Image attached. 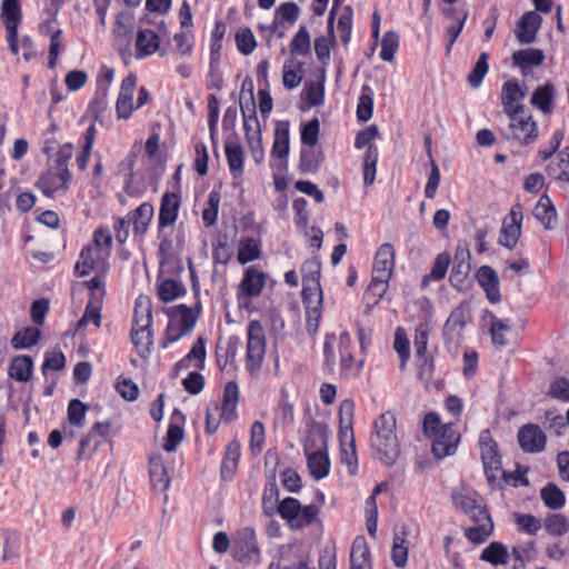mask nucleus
I'll list each match as a JSON object with an SVG mask.
<instances>
[{"label": "nucleus", "mask_w": 569, "mask_h": 569, "mask_svg": "<svg viewBox=\"0 0 569 569\" xmlns=\"http://www.w3.org/2000/svg\"><path fill=\"white\" fill-rule=\"evenodd\" d=\"M320 122L318 118H313L303 123L300 129L301 143L306 147H315L318 143Z\"/></svg>", "instance_id": "nucleus-62"}, {"label": "nucleus", "mask_w": 569, "mask_h": 569, "mask_svg": "<svg viewBox=\"0 0 569 569\" xmlns=\"http://www.w3.org/2000/svg\"><path fill=\"white\" fill-rule=\"evenodd\" d=\"M355 401L352 399H345L339 406V433L343 435L345 439L350 438L353 433V416H355Z\"/></svg>", "instance_id": "nucleus-40"}, {"label": "nucleus", "mask_w": 569, "mask_h": 569, "mask_svg": "<svg viewBox=\"0 0 569 569\" xmlns=\"http://www.w3.org/2000/svg\"><path fill=\"white\" fill-rule=\"evenodd\" d=\"M152 310L148 297H138L134 306L132 328L130 332L131 342L136 347L140 357H146L151 350L153 343V333L151 330Z\"/></svg>", "instance_id": "nucleus-4"}, {"label": "nucleus", "mask_w": 569, "mask_h": 569, "mask_svg": "<svg viewBox=\"0 0 569 569\" xmlns=\"http://www.w3.org/2000/svg\"><path fill=\"white\" fill-rule=\"evenodd\" d=\"M184 419V415L179 409L173 410L172 422L169 425L167 433L163 438L162 448L167 452H173L178 445L183 440L184 431L182 425Z\"/></svg>", "instance_id": "nucleus-29"}, {"label": "nucleus", "mask_w": 569, "mask_h": 569, "mask_svg": "<svg viewBox=\"0 0 569 569\" xmlns=\"http://www.w3.org/2000/svg\"><path fill=\"white\" fill-rule=\"evenodd\" d=\"M300 8L295 2L281 3L274 11V18L269 27L272 33H277L278 38H283L284 32L278 31V29L286 22L292 26L299 18Z\"/></svg>", "instance_id": "nucleus-27"}, {"label": "nucleus", "mask_w": 569, "mask_h": 569, "mask_svg": "<svg viewBox=\"0 0 569 569\" xmlns=\"http://www.w3.org/2000/svg\"><path fill=\"white\" fill-rule=\"evenodd\" d=\"M526 97L525 90L520 87L517 79L507 80L501 89V104L503 112L516 120V117L523 112L522 100Z\"/></svg>", "instance_id": "nucleus-12"}, {"label": "nucleus", "mask_w": 569, "mask_h": 569, "mask_svg": "<svg viewBox=\"0 0 569 569\" xmlns=\"http://www.w3.org/2000/svg\"><path fill=\"white\" fill-rule=\"evenodd\" d=\"M233 557L242 563L251 565L260 561L261 555L257 536L252 528L244 527L238 530L233 541Z\"/></svg>", "instance_id": "nucleus-9"}, {"label": "nucleus", "mask_w": 569, "mask_h": 569, "mask_svg": "<svg viewBox=\"0 0 569 569\" xmlns=\"http://www.w3.org/2000/svg\"><path fill=\"white\" fill-rule=\"evenodd\" d=\"M542 23V18L536 11H528L517 22V39L522 44H530L536 41L537 33Z\"/></svg>", "instance_id": "nucleus-21"}, {"label": "nucleus", "mask_w": 569, "mask_h": 569, "mask_svg": "<svg viewBox=\"0 0 569 569\" xmlns=\"http://www.w3.org/2000/svg\"><path fill=\"white\" fill-rule=\"evenodd\" d=\"M220 199V193L218 191H210L208 199L206 201V207L202 209L201 212V218L204 227L210 228L217 223Z\"/></svg>", "instance_id": "nucleus-53"}, {"label": "nucleus", "mask_w": 569, "mask_h": 569, "mask_svg": "<svg viewBox=\"0 0 569 569\" xmlns=\"http://www.w3.org/2000/svg\"><path fill=\"white\" fill-rule=\"evenodd\" d=\"M160 46L159 34L151 29H140L136 39V58L143 59L153 54Z\"/></svg>", "instance_id": "nucleus-33"}, {"label": "nucleus", "mask_w": 569, "mask_h": 569, "mask_svg": "<svg viewBox=\"0 0 569 569\" xmlns=\"http://www.w3.org/2000/svg\"><path fill=\"white\" fill-rule=\"evenodd\" d=\"M71 181V174L64 176V172L53 168H49L40 174L34 186L43 196L48 198H54L57 192L62 191L66 193L69 190V183Z\"/></svg>", "instance_id": "nucleus-16"}, {"label": "nucleus", "mask_w": 569, "mask_h": 569, "mask_svg": "<svg viewBox=\"0 0 569 569\" xmlns=\"http://www.w3.org/2000/svg\"><path fill=\"white\" fill-rule=\"evenodd\" d=\"M247 333L246 369L251 377H257L266 355V335L261 322L258 320L250 321Z\"/></svg>", "instance_id": "nucleus-7"}, {"label": "nucleus", "mask_w": 569, "mask_h": 569, "mask_svg": "<svg viewBox=\"0 0 569 569\" xmlns=\"http://www.w3.org/2000/svg\"><path fill=\"white\" fill-rule=\"evenodd\" d=\"M373 113V92L368 84L361 88V94L357 106V119L360 122H367L372 118Z\"/></svg>", "instance_id": "nucleus-51"}, {"label": "nucleus", "mask_w": 569, "mask_h": 569, "mask_svg": "<svg viewBox=\"0 0 569 569\" xmlns=\"http://www.w3.org/2000/svg\"><path fill=\"white\" fill-rule=\"evenodd\" d=\"M378 147L369 144L363 154V183L371 186L376 179L377 162H378Z\"/></svg>", "instance_id": "nucleus-52"}, {"label": "nucleus", "mask_w": 569, "mask_h": 569, "mask_svg": "<svg viewBox=\"0 0 569 569\" xmlns=\"http://www.w3.org/2000/svg\"><path fill=\"white\" fill-rule=\"evenodd\" d=\"M399 48V34L396 31H387L381 40L380 58L383 61H392Z\"/></svg>", "instance_id": "nucleus-60"}, {"label": "nucleus", "mask_w": 569, "mask_h": 569, "mask_svg": "<svg viewBox=\"0 0 569 569\" xmlns=\"http://www.w3.org/2000/svg\"><path fill=\"white\" fill-rule=\"evenodd\" d=\"M556 98L555 86L550 82L538 86L533 91L530 103L545 114H550L553 110V100Z\"/></svg>", "instance_id": "nucleus-37"}, {"label": "nucleus", "mask_w": 569, "mask_h": 569, "mask_svg": "<svg viewBox=\"0 0 569 569\" xmlns=\"http://www.w3.org/2000/svg\"><path fill=\"white\" fill-rule=\"evenodd\" d=\"M470 258L471 254L467 246L458 244L449 277L450 284L458 291L468 289L467 280L471 270Z\"/></svg>", "instance_id": "nucleus-14"}, {"label": "nucleus", "mask_w": 569, "mask_h": 569, "mask_svg": "<svg viewBox=\"0 0 569 569\" xmlns=\"http://www.w3.org/2000/svg\"><path fill=\"white\" fill-rule=\"evenodd\" d=\"M510 121L508 139H515L521 144H530L537 139V123L531 116L527 118L517 116L516 120Z\"/></svg>", "instance_id": "nucleus-20"}, {"label": "nucleus", "mask_w": 569, "mask_h": 569, "mask_svg": "<svg viewBox=\"0 0 569 569\" xmlns=\"http://www.w3.org/2000/svg\"><path fill=\"white\" fill-rule=\"evenodd\" d=\"M546 395L561 402H569V379L566 377L555 378Z\"/></svg>", "instance_id": "nucleus-61"}, {"label": "nucleus", "mask_w": 569, "mask_h": 569, "mask_svg": "<svg viewBox=\"0 0 569 569\" xmlns=\"http://www.w3.org/2000/svg\"><path fill=\"white\" fill-rule=\"evenodd\" d=\"M340 445L341 461L347 465L348 472L351 476L358 473V456L356 449L355 435L345 439L343 435H338Z\"/></svg>", "instance_id": "nucleus-39"}, {"label": "nucleus", "mask_w": 569, "mask_h": 569, "mask_svg": "<svg viewBox=\"0 0 569 569\" xmlns=\"http://www.w3.org/2000/svg\"><path fill=\"white\" fill-rule=\"evenodd\" d=\"M153 214V206L150 202H142L134 210H131L126 218L130 220V224L132 223L134 234L142 237L147 233Z\"/></svg>", "instance_id": "nucleus-26"}, {"label": "nucleus", "mask_w": 569, "mask_h": 569, "mask_svg": "<svg viewBox=\"0 0 569 569\" xmlns=\"http://www.w3.org/2000/svg\"><path fill=\"white\" fill-rule=\"evenodd\" d=\"M513 518L518 530L521 532L535 536L541 529V521L532 515L516 512Z\"/></svg>", "instance_id": "nucleus-59"}, {"label": "nucleus", "mask_w": 569, "mask_h": 569, "mask_svg": "<svg viewBox=\"0 0 569 569\" xmlns=\"http://www.w3.org/2000/svg\"><path fill=\"white\" fill-rule=\"evenodd\" d=\"M522 206L516 203L511 207L509 213L503 218L500 229L498 243L509 250H512L520 237L522 228Z\"/></svg>", "instance_id": "nucleus-10"}, {"label": "nucleus", "mask_w": 569, "mask_h": 569, "mask_svg": "<svg viewBox=\"0 0 569 569\" xmlns=\"http://www.w3.org/2000/svg\"><path fill=\"white\" fill-rule=\"evenodd\" d=\"M543 61L545 53L538 48L521 49L512 53V64L518 67L523 76H527L532 67L541 66Z\"/></svg>", "instance_id": "nucleus-28"}, {"label": "nucleus", "mask_w": 569, "mask_h": 569, "mask_svg": "<svg viewBox=\"0 0 569 569\" xmlns=\"http://www.w3.org/2000/svg\"><path fill=\"white\" fill-rule=\"evenodd\" d=\"M479 286L486 292L487 299L491 303H498L501 301V295L499 290V278L496 270L490 266H481L476 273Z\"/></svg>", "instance_id": "nucleus-22"}, {"label": "nucleus", "mask_w": 569, "mask_h": 569, "mask_svg": "<svg viewBox=\"0 0 569 569\" xmlns=\"http://www.w3.org/2000/svg\"><path fill=\"white\" fill-rule=\"evenodd\" d=\"M1 18L6 30L18 29L21 23V6L18 0H3L1 4Z\"/></svg>", "instance_id": "nucleus-45"}, {"label": "nucleus", "mask_w": 569, "mask_h": 569, "mask_svg": "<svg viewBox=\"0 0 569 569\" xmlns=\"http://www.w3.org/2000/svg\"><path fill=\"white\" fill-rule=\"evenodd\" d=\"M20 542V535L18 532L0 530V563L19 559Z\"/></svg>", "instance_id": "nucleus-31"}, {"label": "nucleus", "mask_w": 569, "mask_h": 569, "mask_svg": "<svg viewBox=\"0 0 569 569\" xmlns=\"http://www.w3.org/2000/svg\"><path fill=\"white\" fill-rule=\"evenodd\" d=\"M240 339L237 336H230L226 341L219 339L216 345V361L221 371L234 362Z\"/></svg>", "instance_id": "nucleus-30"}, {"label": "nucleus", "mask_w": 569, "mask_h": 569, "mask_svg": "<svg viewBox=\"0 0 569 569\" xmlns=\"http://www.w3.org/2000/svg\"><path fill=\"white\" fill-rule=\"evenodd\" d=\"M518 443L525 452L537 453L545 450L547 438L538 425L522 426L517 435Z\"/></svg>", "instance_id": "nucleus-18"}, {"label": "nucleus", "mask_w": 569, "mask_h": 569, "mask_svg": "<svg viewBox=\"0 0 569 569\" xmlns=\"http://www.w3.org/2000/svg\"><path fill=\"white\" fill-rule=\"evenodd\" d=\"M455 506L473 522V526L465 530L468 540L482 543L492 535L493 521L482 500H455Z\"/></svg>", "instance_id": "nucleus-3"}, {"label": "nucleus", "mask_w": 569, "mask_h": 569, "mask_svg": "<svg viewBox=\"0 0 569 569\" xmlns=\"http://www.w3.org/2000/svg\"><path fill=\"white\" fill-rule=\"evenodd\" d=\"M206 341L202 337H199L196 342L193 343L191 350L188 352V355L182 358L179 362L174 365V373L173 376L178 375V370L180 368H187L189 366V361L192 359H197L201 362L199 366L200 369L203 368V361L206 359Z\"/></svg>", "instance_id": "nucleus-55"}, {"label": "nucleus", "mask_w": 569, "mask_h": 569, "mask_svg": "<svg viewBox=\"0 0 569 569\" xmlns=\"http://www.w3.org/2000/svg\"><path fill=\"white\" fill-rule=\"evenodd\" d=\"M107 93L102 92L89 102L86 117H90L93 120V122H102V116L107 111Z\"/></svg>", "instance_id": "nucleus-63"}, {"label": "nucleus", "mask_w": 569, "mask_h": 569, "mask_svg": "<svg viewBox=\"0 0 569 569\" xmlns=\"http://www.w3.org/2000/svg\"><path fill=\"white\" fill-rule=\"evenodd\" d=\"M149 476L151 486L157 493H162L168 489L170 477L160 453H152L149 457Z\"/></svg>", "instance_id": "nucleus-23"}, {"label": "nucleus", "mask_w": 569, "mask_h": 569, "mask_svg": "<svg viewBox=\"0 0 569 569\" xmlns=\"http://www.w3.org/2000/svg\"><path fill=\"white\" fill-rule=\"evenodd\" d=\"M546 531L553 537H561L569 531V521L561 513H549L543 520Z\"/></svg>", "instance_id": "nucleus-57"}, {"label": "nucleus", "mask_w": 569, "mask_h": 569, "mask_svg": "<svg viewBox=\"0 0 569 569\" xmlns=\"http://www.w3.org/2000/svg\"><path fill=\"white\" fill-rule=\"evenodd\" d=\"M290 150L289 122L279 121L274 128V140L271 149V156L278 158L280 162L277 164L279 170L287 168V157Z\"/></svg>", "instance_id": "nucleus-19"}, {"label": "nucleus", "mask_w": 569, "mask_h": 569, "mask_svg": "<svg viewBox=\"0 0 569 569\" xmlns=\"http://www.w3.org/2000/svg\"><path fill=\"white\" fill-rule=\"evenodd\" d=\"M307 457V467L312 478L316 480L323 479L330 470V459L328 450H316L305 452Z\"/></svg>", "instance_id": "nucleus-35"}, {"label": "nucleus", "mask_w": 569, "mask_h": 569, "mask_svg": "<svg viewBox=\"0 0 569 569\" xmlns=\"http://www.w3.org/2000/svg\"><path fill=\"white\" fill-rule=\"evenodd\" d=\"M423 433L431 439V451L437 459L456 453L460 433L453 423H442L436 412H428L422 422Z\"/></svg>", "instance_id": "nucleus-2"}, {"label": "nucleus", "mask_w": 569, "mask_h": 569, "mask_svg": "<svg viewBox=\"0 0 569 569\" xmlns=\"http://www.w3.org/2000/svg\"><path fill=\"white\" fill-rule=\"evenodd\" d=\"M480 559L493 566H505L509 562V552L502 542L495 541L481 551Z\"/></svg>", "instance_id": "nucleus-43"}, {"label": "nucleus", "mask_w": 569, "mask_h": 569, "mask_svg": "<svg viewBox=\"0 0 569 569\" xmlns=\"http://www.w3.org/2000/svg\"><path fill=\"white\" fill-rule=\"evenodd\" d=\"M325 160L323 151L302 148L300 151V159L298 169L302 174H316Z\"/></svg>", "instance_id": "nucleus-38"}, {"label": "nucleus", "mask_w": 569, "mask_h": 569, "mask_svg": "<svg viewBox=\"0 0 569 569\" xmlns=\"http://www.w3.org/2000/svg\"><path fill=\"white\" fill-rule=\"evenodd\" d=\"M224 151L230 172L234 177L237 173H242L244 153L241 144L238 141L227 140Z\"/></svg>", "instance_id": "nucleus-44"}, {"label": "nucleus", "mask_w": 569, "mask_h": 569, "mask_svg": "<svg viewBox=\"0 0 569 569\" xmlns=\"http://www.w3.org/2000/svg\"><path fill=\"white\" fill-rule=\"evenodd\" d=\"M479 447L481 460L483 463L485 475L489 485L495 488L497 477L500 471L501 456L499 455L498 445L491 436L489 429H485L479 435Z\"/></svg>", "instance_id": "nucleus-8"}, {"label": "nucleus", "mask_w": 569, "mask_h": 569, "mask_svg": "<svg viewBox=\"0 0 569 569\" xmlns=\"http://www.w3.org/2000/svg\"><path fill=\"white\" fill-rule=\"evenodd\" d=\"M396 416L387 411L373 422L370 447L377 458L387 467L393 466L400 456V443L396 435Z\"/></svg>", "instance_id": "nucleus-1"}, {"label": "nucleus", "mask_w": 569, "mask_h": 569, "mask_svg": "<svg viewBox=\"0 0 569 569\" xmlns=\"http://www.w3.org/2000/svg\"><path fill=\"white\" fill-rule=\"evenodd\" d=\"M181 207V196L178 192L166 191L160 200L158 213L159 233L176 223Z\"/></svg>", "instance_id": "nucleus-17"}, {"label": "nucleus", "mask_w": 569, "mask_h": 569, "mask_svg": "<svg viewBox=\"0 0 569 569\" xmlns=\"http://www.w3.org/2000/svg\"><path fill=\"white\" fill-rule=\"evenodd\" d=\"M407 535V529L401 528V530L397 531L393 537L391 559L393 565L398 568H403L408 561Z\"/></svg>", "instance_id": "nucleus-42"}, {"label": "nucleus", "mask_w": 569, "mask_h": 569, "mask_svg": "<svg viewBox=\"0 0 569 569\" xmlns=\"http://www.w3.org/2000/svg\"><path fill=\"white\" fill-rule=\"evenodd\" d=\"M466 325V308L460 305L451 311L442 329L443 340L448 349L457 348L461 343Z\"/></svg>", "instance_id": "nucleus-13"}, {"label": "nucleus", "mask_w": 569, "mask_h": 569, "mask_svg": "<svg viewBox=\"0 0 569 569\" xmlns=\"http://www.w3.org/2000/svg\"><path fill=\"white\" fill-rule=\"evenodd\" d=\"M290 52L293 56H307L310 53V34L306 26H300L290 43Z\"/></svg>", "instance_id": "nucleus-58"}, {"label": "nucleus", "mask_w": 569, "mask_h": 569, "mask_svg": "<svg viewBox=\"0 0 569 569\" xmlns=\"http://www.w3.org/2000/svg\"><path fill=\"white\" fill-rule=\"evenodd\" d=\"M271 502L273 500H263V508L267 513H269L268 503ZM274 502H279L276 508L277 512L293 530L311 525L319 512L317 506H301L300 500H274Z\"/></svg>", "instance_id": "nucleus-6"}, {"label": "nucleus", "mask_w": 569, "mask_h": 569, "mask_svg": "<svg viewBox=\"0 0 569 569\" xmlns=\"http://www.w3.org/2000/svg\"><path fill=\"white\" fill-rule=\"evenodd\" d=\"M266 430L261 421H254L250 428V451L253 456L259 455L263 449Z\"/></svg>", "instance_id": "nucleus-64"}, {"label": "nucleus", "mask_w": 569, "mask_h": 569, "mask_svg": "<svg viewBox=\"0 0 569 569\" xmlns=\"http://www.w3.org/2000/svg\"><path fill=\"white\" fill-rule=\"evenodd\" d=\"M33 359L27 355H19L12 358L8 375L18 382H28L33 375Z\"/></svg>", "instance_id": "nucleus-34"}, {"label": "nucleus", "mask_w": 569, "mask_h": 569, "mask_svg": "<svg viewBox=\"0 0 569 569\" xmlns=\"http://www.w3.org/2000/svg\"><path fill=\"white\" fill-rule=\"evenodd\" d=\"M329 427L326 422L317 421L312 417L306 420V436L303 451L328 450Z\"/></svg>", "instance_id": "nucleus-15"}, {"label": "nucleus", "mask_w": 569, "mask_h": 569, "mask_svg": "<svg viewBox=\"0 0 569 569\" xmlns=\"http://www.w3.org/2000/svg\"><path fill=\"white\" fill-rule=\"evenodd\" d=\"M450 262L451 257L448 252L437 254L431 271L422 277L421 288H427L431 281L442 280L447 274Z\"/></svg>", "instance_id": "nucleus-41"}, {"label": "nucleus", "mask_w": 569, "mask_h": 569, "mask_svg": "<svg viewBox=\"0 0 569 569\" xmlns=\"http://www.w3.org/2000/svg\"><path fill=\"white\" fill-rule=\"evenodd\" d=\"M261 246L260 242L251 237L241 238L239 241V249L237 259L240 264H247L260 258Z\"/></svg>", "instance_id": "nucleus-46"}, {"label": "nucleus", "mask_w": 569, "mask_h": 569, "mask_svg": "<svg viewBox=\"0 0 569 569\" xmlns=\"http://www.w3.org/2000/svg\"><path fill=\"white\" fill-rule=\"evenodd\" d=\"M96 256L97 252L92 247L87 246L82 248L79 260L74 266V271L78 276L84 277L91 271H102L103 273H107L109 267L108 263L103 260H99Z\"/></svg>", "instance_id": "nucleus-25"}, {"label": "nucleus", "mask_w": 569, "mask_h": 569, "mask_svg": "<svg viewBox=\"0 0 569 569\" xmlns=\"http://www.w3.org/2000/svg\"><path fill=\"white\" fill-rule=\"evenodd\" d=\"M526 470H521L518 467L515 471L508 472L502 466L500 467V471L497 477L496 487L502 489L505 486L520 487L528 486V479L526 477Z\"/></svg>", "instance_id": "nucleus-54"}, {"label": "nucleus", "mask_w": 569, "mask_h": 569, "mask_svg": "<svg viewBox=\"0 0 569 569\" xmlns=\"http://www.w3.org/2000/svg\"><path fill=\"white\" fill-rule=\"evenodd\" d=\"M186 295L182 282L174 279H164L158 283V297L163 302H170Z\"/></svg>", "instance_id": "nucleus-48"}, {"label": "nucleus", "mask_w": 569, "mask_h": 569, "mask_svg": "<svg viewBox=\"0 0 569 569\" xmlns=\"http://www.w3.org/2000/svg\"><path fill=\"white\" fill-rule=\"evenodd\" d=\"M266 286V273L249 267L239 283L237 298L240 307L249 308L250 299L258 297Z\"/></svg>", "instance_id": "nucleus-11"}, {"label": "nucleus", "mask_w": 569, "mask_h": 569, "mask_svg": "<svg viewBox=\"0 0 569 569\" xmlns=\"http://www.w3.org/2000/svg\"><path fill=\"white\" fill-rule=\"evenodd\" d=\"M350 569H372L371 553L363 536L356 537L352 542Z\"/></svg>", "instance_id": "nucleus-32"}, {"label": "nucleus", "mask_w": 569, "mask_h": 569, "mask_svg": "<svg viewBox=\"0 0 569 569\" xmlns=\"http://www.w3.org/2000/svg\"><path fill=\"white\" fill-rule=\"evenodd\" d=\"M395 247L389 243H382L375 256L372 274L391 278L395 268Z\"/></svg>", "instance_id": "nucleus-24"}, {"label": "nucleus", "mask_w": 569, "mask_h": 569, "mask_svg": "<svg viewBox=\"0 0 569 569\" xmlns=\"http://www.w3.org/2000/svg\"><path fill=\"white\" fill-rule=\"evenodd\" d=\"M97 129L94 123H91L82 136V151L77 156L76 162L80 170H86L90 160L91 150L96 141Z\"/></svg>", "instance_id": "nucleus-50"}, {"label": "nucleus", "mask_w": 569, "mask_h": 569, "mask_svg": "<svg viewBox=\"0 0 569 569\" xmlns=\"http://www.w3.org/2000/svg\"><path fill=\"white\" fill-rule=\"evenodd\" d=\"M89 322H92L97 328L101 326V300H96V293H91L84 312L77 322V330L82 329Z\"/></svg>", "instance_id": "nucleus-47"}, {"label": "nucleus", "mask_w": 569, "mask_h": 569, "mask_svg": "<svg viewBox=\"0 0 569 569\" xmlns=\"http://www.w3.org/2000/svg\"><path fill=\"white\" fill-rule=\"evenodd\" d=\"M489 53L481 52L471 72L467 77V81L471 88H479L483 81V78L489 71Z\"/></svg>", "instance_id": "nucleus-56"}, {"label": "nucleus", "mask_w": 569, "mask_h": 569, "mask_svg": "<svg viewBox=\"0 0 569 569\" xmlns=\"http://www.w3.org/2000/svg\"><path fill=\"white\" fill-rule=\"evenodd\" d=\"M201 311V303L198 301L192 308L186 305H178L166 310L169 323L166 328L162 347L178 341L182 336L190 332L196 326Z\"/></svg>", "instance_id": "nucleus-5"}, {"label": "nucleus", "mask_w": 569, "mask_h": 569, "mask_svg": "<svg viewBox=\"0 0 569 569\" xmlns=\"http://www.w3.org/2000/svg\"><path fill=\"white\" fill-rule=\"evenodd\" d=\"M533 217L543 226L546 230L555 229L557 221V211L547 194H542L532 211Z\"/></svg>", "instance_id": "nucleus-36"}, {"label": "nucleus", "mask_w": 569, "mask_h": 569, "mask_svg": "<svg viewBox=\"0 0 569 569\" xmlns=\"http://www.w3.org/2000/svg\"><path fill=\"white\" fill-rule=\"evenodd\" d=\"M41 338V331L36 327H27L18 332L11 339V346L13 349H27L39 342Z\"/></svg>", "instance_id": "nucleus-49"}]
</instances>
